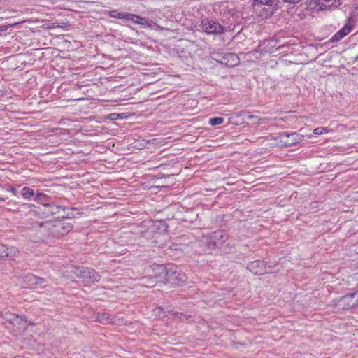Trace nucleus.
Masks as SVG:
<instances>
[{"label":"nucleus","mask_w":358,"mask_h":358,"mask_svg":"<svg viewBox=\"0 0 358 358\" xmlns=\"http://www.w3.org/2000/svg\"><path fill=\"white\" fill-rule=\"evenodd\" d=\"M355 21L352 17H349L344 27L337 31L330 39L331 42L337 43L350 34L354 28Z\"/></svg>","instance_id":"obj_9"},{"label":"nucleus","mask_w":358,"mask_h":358,"mask_svg":"<svg viewBox=\"0 0 358 358\" xmlns=\"http://www.w3.org/2000/svg\"><path fill=\"white\" fill-rule=\"evenodd\" d=\"M358 59V55L355 57V60Z\"/></svg>","instance_id":"obj_32"},{"label":"nucleus","mask_w":358,"mask_h":358,"mask_svg":"<svg viewBox=\"0 0 358 358\" xmlns=\"http://www.w3.org/2000/svg\"><path fill=\"white\" fill-rule=\"evenodd\" d=\"M249 117H250V118H253V117H254V116H253V115H250V116H249Z\"/></svg>","instance_id":"obj_31"},{"label":"nucleus","mask_w":358,"mask_h":358,"mask_svg":"<svg viewBox=\"0 0 358 358\" xmlns=\"http://www.w3.org/2000/svg\"><path fill=\"white\" fill-rule=\"evenodd\" d=\"M159 273L164 274V282L182 286L187 280V277L182 270L174 265L159 266Z\"/></svg>","instance_id":"obj_1"},{"label":"nucleus","mask_w":358,"mask_h":358,"mask_svg":"<svg viewBox=\"0 0 358 358\" xmlns=\"http://www.w3.org/2000/svg\"><path fill=\"white\" fill-rule=\"evenodd\" d=\"M121 19H124V20L131 21V20H134V18H137L136 15L128 13H122V15L121 16Z\"/></svg>","instance_id":"obj_21"},{"label":"nucleus","mask_w":358,"mask_h":358,"mask_svg":"<svg viewBox=\"0 0 358 358\" xmlns=\"http://www.w3.org/2000/svg\"><path fill=\"white\" fill-rule=\"evenodd\" d=\"M342 309H350L358 306V292H354L342 296L338 302Z\"/></svg>","instance_id":"obj_5"},{"label":"nucleus","mask_w":358,"mask_h":358,"mask_svg":"<svg viewBox=\"0 0 358 358\" xmlns=\"http://www.w3.org/2000/svg\"><path fill=\"white\" fill-rule=\"evenodd\" d=\"M29 325H34V324L32 322H30Z\"/></svg>","instance_id":"obj_33"},{"label":"nucleus","mask_w":358,"mask_h":358,"mask_svg":"<svg viewBox=\"0 0 358 358\" xmlns=\"http://www.w3.org/2000/svg\"><path fill=\"white\" fill-rule=\"evenodd\" d=\"M94 317L97 321L103 324L110 323L113 322V319L110 317V315L107 313H96Z\"/></svg>","instance_id":"obj_14"},{"label":"nucleus","mask_w":358,"mask_h":358,"mask_svg":"<svg viewBox=\"0 0 358 358\" xmlns=\"http://www.w3.org/2000/svg\"><path fill=\"white\" fill-rule=\"evenodd\" d=\"M201 27L208 34H221L224 33V28L218 22L208 19L203 20Z\"/></svg>","instance_id":"obj_7"},{"label":"nucleus","mask_w":358,"mask_h":358,"mask_svg":"<svg viewBox=\"0 0 358 358\" xmlns=\"http://www.w3.org/2000/svg\"><path fill=\"white\" fill-rule=\"evenodd\" d=\"M60 206L54 203H41L36 209V213L41 218H48L59 212Z\"/></svg>","instance_id":"obj_8"},{"label":"nucleus","mask_w":358,"mask_h":358,"mask_svg":"<svg viewBox=\"0 0 358 358\" xmlns=\"http://www.w3.org/2000/svg\"><path fill=\"white\" fill-rule=\"evenodd\" d=\"M210 54L213 59L222 64H227V62H229V59H231L235 63L231 64V65L234 66L236 65L237 64V62L238 61V56L234 53H227L224 56L216 52H212Z\"/></svg>","instance_id":"obj_12"},{"label":"nucleus","mask_w":358,"mask_h":358,"mask_svg":"<svg viewBox=\"0 0 358 358\" xmlns=\"http://www.w3.org/2000/svg\"><path fill=\"white\" fill-rule=\"evenodd\" d=\"M327 132V128H324V127H317V128H315L314 130H313V134H315V135H320L322 134H323V132Z\"/></svg>","instance_id":"obj_24"},{"label":"nucleus","mask_w":358,"mask_h":358,"mask_svg":"<svg viewBox=\"0 0 358 358\" xmlns=\"http://www.w3.org/2000/svg\"><path fill=\"white\" fill-rule=\"evenodd\" d=\"M109 15L113 18L120 19L122 18V13L120 12L118 10H113L109 11Z\"/></svg>","instance_id":"obj_20"},{"label":"nucleus","mask_w":358,"mask_h":358,"mask_svg":"<svg viewBox=\"0 0 358 358\" xmlns=\"http://www.w3.org/2000/svg\"><path fill=\"white\" fill-rule=\"evenodd\" d=\"M75 210V209H72L70 213H67V216L68 217H75V215L73 213V211Z\"/></svg>","instance_id":"obj_29"},{"label":"nucleus","mask_w":358,"mask_h":358,"mask_svg":"<svg viewBox=\"0 0 358 358\" xmlns=\"http://www.w3.org/2000/svg\"><path fill=\"white\" fill-rule=\"evenodd\" d=\"M308 5L319 10H330L339 6L338 1L334 0H309Z\"/></svg>","instance_id":"obj_11"},{"label":"nucleus","mask_w":358,"mask_h":358,"mask_svg":"<svg viewBox=\"0 0 358 358\" xmlns=\"http://www.w3.org/2000/svg\"><path fill=\"white\" fill-rule=\"evenodd\" d=\"M73 229V224L64 221H59L50 228V234L54 237H62Z\"/></svg>","instance_id":"obj_4"},{"label":"nucleus","mask_w":358,"mask_h":358,"mask_svg":"<svg viewBox=\"0 0 358 358\" xmlns=\"http://www.w3.org/2000/svg\"><path fill=\"white\" fill-rule=\"evenodd\" d=\"M282 136H287V137L294 136L295 138H293V141H298V138L296 137H299V134H297L296 133L288 134V133L285 132V133H284L282 134Z\"/></svg>","instance_id":"obj_25"},{"label":"nucleus","mask_w":358,"mask_h":358,"mask_svg":"<svg viewBox=\"0 0 358 358\" xmlns=\"http://www.w3.org/2000/svg\"><path fill=\"white\" fill-rule=\"evenodd\" d=\"M136 17H138V18H134V20H131V21L135 24H139V23H141V22H140V20H143V17H140L138 15H136Z\"/></svg>","instance_id":"obj_27"},{"label":"nucleus","mask_w":358,"mask_h":358,"mask_svg":"<svg viewBox=\"0 0 358 358\" xmlns=\"http://www.w3.org/2000/svg\"><path fill=\"white\" fill-rule=\"evenodd\" d=\"M140 22H141V23H139V24L143 27H150L151 26L148 20L145 17H143V20H140Z\"/></svg>","instance_id":"obj_26"},{"label":"nucleus","mask_w":358,"mask_h":358,"mask_svg":"<svg viewBox=\"0 0 358 358\" xmlns=\"http://www.w3.org/2000/svg\"><path fill=\"white\" fill-rule=\"evenodd\" d=\"M22 196L24 199L30 200L31 198H34L35 193L32 188L25 186L22 189Z\"/></svg>","instance_id":"obj_17"},{"label":"nucleus","mask_w":358,"mask_h":358,"mask_svg":"<svg viewBox=\"0 0 358 358\" xmlns=\"http://www.w3.org/2000/svg\"><path fill=\"white\" fill-rule=\"evenodd\" d=\"M247 269L255 275H262L270 272L266 262L262 260H255L250 262L247 266Z\"/></svg>","instance_id":"obj_10"},{"label":"nucleus","mask_w":358,"mask_h":358,"mask_svg":"<svg viewBox=\"0 0 358 358\" xmlns=\"http://www.w3.org/2000/svg\"><path fill=\"white\" fill-rule=\"evenodd\" d=\"M19 250L15 247L8 248L6 245L0 244V257L1 258H12L15 257Z\"/></svg>","instance_id":"obj_13"},{"label":"nucleus","mask_w":358,"mask_h":358,"mask_svg":"<svg viewBox=\"0 0 358 358\" xmlns=\"http://www.w3.org/2000/svg\"><path fill=\"white\" fill-rule=\"evenodd\" d=\"M162 310L164 313V316H168L169 315H173L174 317H176L181 320H182L184 318L188 319V317H189V316H187L186 315H185L182 313L175 312L173 310H168L167 308L165 310L163 308V309H162Z\"/></svg>","instance_id":"obj_15"},{"label":"nucleus","mask_w":358,"mask_h":358,"mask_svg":"<svg viewBox=\"0 0 358 358\" xmlns=\"http://www.w3.org/2000/svg\"><path fill=\"white\" fill-rule=\"evenodd\" d=\"M224 122V118L221 117H213L209 120V124L211 126H217Z\"/></svg>","instance_id":"obj_19"},{"label":"nucleus","mask_w":358,"mask_h":358,"mask_svg":"<svg viewBox=\"0 0 358 358\" xmlns=\"http://www.w3.org/2000/svg\"><path fill=\"white\" fill-rule=\"evenodd\" d=\"M47 195L43 193H37L35 194L34 199L35 201H43L47 199Z\"/></svg>","instance_id":"obj_22"},{"label":"nucleus","mask_w":358,"mask_h":358,"mask_svg":"<svg viewBox=\"0 0 358 358\" xmlns=\"http://www.w3.org/2000/svg\"><path fill=\"white\" fill-rule=\"evenodd\" d=\"M8 191L10 192L11 193H13V194L14 195H17V189L15 187H10L8 189Z\"/></svg>","instance_id":"obj_28"},{"label":"nucleus","mask_w":358,"mask_h":358,"mask_svg":"<svg viewBox=\"0 0 358 358\" xmlns=\"http://www.w3.org/2000/svg\"><path fill=\"white\" fill-rule=\"evenodd\" d=\"M73 273L77 277L83 278L87 283H94L99 282L101 275L94 269L87 267H75Z\"/></svg>","instance_id":"obj_2"},{"label":"nucleus","mask_w":358,"mask_h":358,"mask_svg":"<svg viewBox=\"0 0 358 358\" xmlns=\"http://www.w3.org/2000/svg\"><path fill=\"white\" fill-rule=\"evenodd\" d=\"M14 321L13 322V325L17 326L19 329H25L27 327V321L25 320V317L23 315H17L14 317Z\"/></svg>","instance_id":"obj_16"},{"label":"nucleus","mask_w":358,"mask_h":358,"mask_svg":"<svg viewBox=\"0 0 358 358\" xmlns=\"http://www.w3.org/2000/svg\"><path fill=\"white\" fill-rule=\"evenodd\" d=\"M0 201H5V199L3 197H0Z\"/></svg>","instance_id":"obj_30"},{"label":"nucleus","mask_w":358,"mask_h":358,"mask_svg":"<svg viewBox=\"0 0 358 358\" xmlns=\"http://www.w3.org/2000/svg\"><path fill=\"white\" fill-rule=\"evenodd\" d=\"M5 315H6L5 318L10 324H13V322L14 321V319H15L14 317H16L17 315L13 314V313H6Z\"/></svg>","instance_id":"obj_23"},{"label":"nucleus","mask_w":358,"mask_h":358,"mask_svg":"<svg viewBox=\"0 0 358 358\" xmlns=\"http://www.w3.org/2000/svg\"><path fill=\"white\" fill-rule=\"evenodd\" d=\"M228 234L222 230H218L210 234L208 245L210 248H220L228 240Z\"/></svg>","instance_id":"obj_6"},{"label":"nucleus","mask_w":358,"mask_h":358,"mask_svg":"<svg viewBox=\"0 0 358 358\" xmlns=\"http://www.w3.org/2000/svg\"><path fill=\"white\" fill-rule=\"evenodd\" d=\"M27 278L31 285H41L45 282L43 278L37 277L33 274L28 275Z\"/></svg>","instance_id":"obj_18"},{"label":"nucleus","mask_w":358,"mask_h":358,"mask_svg":"<svg viewBox=\"0 0 358 358\" xmlns=\"http://www.w3.org/2000/svg\"><path fill=\"white\" fill-rule=\"evenodd\" d=\"M278 0H253L252 6L255 10H257L258 7L262 6H268V8H263L264 13L261 14V15L267 17L271 16L278 8Z\"/></svg>","instance_id":"obj_3"}]
</instances>
